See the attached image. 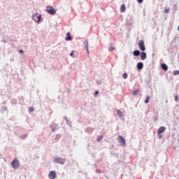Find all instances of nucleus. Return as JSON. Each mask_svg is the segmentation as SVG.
Instances as JSON below:
<instances>
[{
    "mask_svg": "<svg viewBox=\"0 0 179 179\" xmlns=\"http://www.w3.org/2000/svg\"><path fill=\"white\" fill-rule=\"evenodd\" d=\"M150 96H148L146 97L145 101V104H148V103H149V101H150Z\"/></svg>",
    "mask_w": 179,
    "mask_h": 179,
    "instance_id": "obj_16",
    "label": "nucleus"
},
{
    "mask_svg": "<svg viewBox=\"0 0 179 179\" xmlns=\"http://www.w3.org/2000/svg\"><path fill=\"white\" fill-rule=\"evenodd\" d=\"M169 12H170V9L169 8H165L164 9V13H169Z\"/></svg>",
    "mask_w": 179,
    "mask_h": 179,
    "instance_id": "obj_20",
    "label": "nucleus"
},
{
    "mask_svg": "<svg viewBox=\"0 0 179 179\" xmlns=\"http://www.w3.org/2000/svg\"><path fill=\"white\" fill-rule=\"evenodd\" d=\"M157 179H159V178H157Z\"/></svg>",
    "mask_w": 179,
    "mask_h": 179,
    "instance_id": "obj_32",
    "label": "nucleus"
},
{
    "mask_svg": "<svg viewBox=\"0 0 179 179\" xmlns=\"http://www.w3.org/2000/svg\"><path fill=\"white\" fill-rule=\"evenodd\" d=\"M137 68H138V69H143V63H142V62H138V64H137Z\"/></svg>",
    "mask_w": 179,
    "mask_h": 179,
    "instance_id": "obj_11",
    "label": "nucleus"
},
{
    "mask_svg": "<svg viewBox=\"0 0 179 179\" xmlns=\"http://www.w3.org/2000/svg\"><path fill=\"white\" fill-rule=\"evenodd\" d=\"M86 50L87 51V52H89V48L87 47V45L86 46Z\"/></svg>",
    "mask_w": 179,
    "mask_h": 179,
    "instance_id": "obj_29",
    "label": "nucleus"
},
{
    "mask_svg": "<svg viewBox=\"0 0 179 179\" xmlns=\"http://www.w3.org/2000/svg\"><path fill=\"white\" fill-rule=\"evenodd\" d=\"M46 12L47 13H49V15H55V13H57V10H55V8L50 6H47Z\"/></svg>",
    "mask_w": 179,
    "mask_h": 179,
    "instance_id": "obj_1",
    "label": "nucleus"
},
{
    "mask_svg": "<svg viewBox=\"0 0 179 179\" xmlns=\"http://www.w3.org/2000/svg\"><path fill=\"white\" fill-rule=\"evenodd\" d=\"M113 50H115V48L113 47V46H110L109 48V51H113Z\"/></svg>",
    "mask_w": 179,
    "mask_h": 179,
    "instance_id": "obj_22",
    "label": "nucleus"
},
{
    "mask_svg": "<svg viewBox=\"0 0 179 179\" xmlns=\"http://www.w3.org/2000/svg\"><path fill=\"white\" fill-rule=\"evenodd\" d=\"M20 54H23V50H20Z\"/></svg>",
    "mask_w": 179,
    "mask_h": 179,
    "instance_id": "obj_30",
    "label": "nucleus"
},
{
    "mask_svg": "<svg viewBox=\"0 0 179 179\" xmlns=\"http://www.w3.org/2000/svg\"><path fill=\"white\" fill-rule=\"evenodd\" d=\"M122 77L124 78V79H127V78H128V74L127 73H124Z\"/></svg>",
    "mask_w": 179,
    "mask_h": 179,
    "instance_id": "obj_18",
    "label": "nucleus"
},
{
    "mask_svg": "<svg viewBox=\"0 0 179 179\" xmlns=\"http://www.w3.org/2000/svg\"><path fill=\"white\" fill-rule=\"evenodd\" d=\"M173 75L175 76L179 75V71H173Z\"/></svg>",
    "mask_w": 179,
    "mask_h": 179,
    "instance_id": "obj_23",
    "label": "nucleus"
},
{
    "mask_svg": "<svg viewBox=\"0 0 179 179\" xmlns=\"http://www.w3.org/2000/svg\"><path fill=\"white\" fill-rule=\"evenodd\" d=\"M29 113H32V111H34V108L33 107L29 108Z\"/></svg>",
    "mask_w": 179,
    "mask_h": 179,
    "instance_id": "obj_21",
    "label": "nucleus"
},
{
    "mask_svg": "<svg viewBox=\"0 0 179 179\" xmlns=\"http://www.w3.org/2000/svg\"><path fill=\"white\" fill-rule=\"evenodd\" d=\"M103 138H104V136H99L97 138V139H96L97 142H100V141H103Z\"/></svg>",
    "mask_w": 179,
    "mask_h": 179,
    "instance_id": "obj_15",
    "label": "nucleus"
},
{
    "mask_svg": "<svg viewBox=\"0 0 179 179\" xmlns=\"http://www.w3.org/2000/svg\"><path fill=\"white\" fill-rule=\"evenodd\" d=\"M137 2H138V3H142V2H143V0H137Z\"/></svg>",
    "mask_w": 179,
    "mask_h": 179,
    "instance_id": "obj_25",
    "label": "nucleus"
},
{
    "mask_svg": "<svg viewBox=\"0 0 179 179\" xmlns=\"http://www.w3.org/2000/svg\"><path fill=\"white\" fill-rule=\"evenodd\" d=\"M66 41H71L72 40V36H71V33L68 32L66 34V37L65 38Z\"/></svg>",
    "mask_w": 179,
    "mask_h": 179,
    "instance_id": "obj_9",
    "label": "nucleus"
},
{
    "mask_svg": "<svg viewBox=\"0 0 179 179\" xmlns=\"http://www.w3.org/2000/svg\"><path fill=\"white\" fill-rule=\"evenodd\" d=\"M11 166L14 169H17L20 168V162L17 159H14L12 162H11Z\"/></svg>",
    "mask_w": 179,
    "mask_h": 179,
    "instance_id": "obj_3",
    "label": "nucleus"
},
{
    "mask_svg": "<svg viewBox=\"0 0 179 179\" xmlns=\"http://www.w3.org/2000/svg\"><path fill=\"white\" fill-rule=\"evenodd\" d=\"M166 131V127H160L158 129L157 134L160 135V134H163Z\"/></svg>",
    "mask_w": 179,
    "mask_h": 179,
    "instance_id": "obj_8",
    "label": "nucleus"
},
{
    "mask_svg": "<svg viewBox=\"0 0 179 179\" xmlns=\"http://www.w3.org/2000/svg\"><path fill=\"white\" fill-rule=\"evenodd\" d=\"M141 54V52H139V50H134V55L135 57H139V55Z\"/></svg>",
    "mask_w": 179,
    "mask_h": 179,
    "instance_id": "obj_14",
    "label": "nucleus"
},
{
    "mask_svg": "<svg viewBox=\"0 0 179 179\" xmlns=\"http://www.w3.org/2000/svg\"><path fill=\"white\" fill-rule=\"evenodd\" d=\"M178 99H179L178 95H176L175 96V101H178Z\"/></svg>",
    "mask_w": 179,
    "mask_h": 179,
    "instance_id": "obj_24",
    "label": "nucleus"
},
{
    "mask_svg": "<svg viewBox=\"0 0 179 179\" xmlns=\"http://www.w3.org/2000/svg\"><path fill=\"white\" fill-rule=\"evenodd\" d=\"M161 68L164 71H168V69H169V66H167V65L166 64H161Z\"/></svg>",
    "mask_w": 179,
    "mask_h": 179,
    "instance_id": "obj_10",
    "label": "nucleus"
},
{
    "mask_svg": "<svg viewBox=\"0 0 179 179\" xmlns=\"http://www.w3.org/2000/svg\"><path fill=\"white\" fill-rule=\"evenodd\" d=\"M96 173H101V171L100 170H99V169H96Z\"/></svg>",
    "mask_w": 179,
    "mask_h": 179,
    "instance_id": "obj_26",
    "label": "nucleus"
},
{
    "mask_svg": "<svg viewBox=\"0 0 179 179\" xmlns=\"http://www.w3.org/2000/svg\"><path fill=\"white\" fill-rule=\"evenodd\" d=\"M138 47L141 51H145L146 50V47H145V42L143 41V40L139 41Z\"/></svg>",
    "mask_w": 179,
    "mask_h": 179,
    "instance_id": "obj_4",
    "label": "nucleus"
},
{
    "mask_svg": "<svg viewBox=\"0 0 179 179\" xmlns=\"http://www.w3.org/2000/svg\"><path fill=\"white\" fill-rule=\"evenodd\" d=\"M48 176L50 179H55L57 178V173L55 171H50Z\"/></svg>",
    "mask_w": 179,
    "mask_h": 179,
    "instance_id": "obj_6",
    "label": "nucleus"
},
{
    "mask_svg": "<svg viewBox=\"0 0 179 179\" xmlns=\"http://www.w3.org/2000/svg\"><path fill=\"white\" fill-rule=\"evenodd\" d=\"M118 117H122V112H121L120 110H117Z\"/></svg>",
    "mask_w": 179,
    "mask_h": 179,
    "instance_id": "obj_17",
    "label": "nucleus"
},
{
    "mask_svg": "<svg viewBox=\"0 0 179 179\" xmlns=\"http://www.w3.org/2000/svg\"><path fill=\"white\" fill-rule=\"evenodd\" d=\"M71 57H73V51L70 54Z\"/></svg>",
    "mask_w": 179,
    "mask_h": 179,
    "instance_id": "obj_28",
    "label": "nucleus"
},
{
    "mask_svg": "<svg viewBox=\"0 0 179 179\" xmlns=\"http://www.w3.org/2000/svg\"><path fill=\"white\" fill-rule=\"evenodd\" d=\"M32 19L36 22V23H38L41 20V15L38 14V13H36L33 15Z\"/></svg>",
    "mask_w": 179,
    "mask_h": 179,
    "instance_id": "obj_2",
    "label": "nucleus"
},
{
    "mask_svg": "<svg viewBox=\"0 0 179 179\" xmlns=\"http://www.w3.org/2000/svg\"><path fill=\"white\" fill-rule=\"evenodd\" d=\"M55 161L60 164H64L66 162V159L62 157L55 158Z\"/></svg>",
    "mask_w": 179,
    "mask_h": 179,
    "instance_id": "obj_5",
    "label": "nucleus"
},
{
    "mask_svg": "<svg viewBox=\"0 0 179 179\" xmlns=\"http://www.w3.org/2000/svg\"><path fill=\"white\" fill-rule=\"evenodd\" d=\"M119 142L122 146H125L127 143H125V139L122 138V136H119Z\"/></svg>",
    "mask_w": 179,
    "mask_h": 179,
    "instance_id": "obj_7",
    "label": "nucleus"
},
{
    "mask_svg": "<svg viewBox=\"0 0 179 179\" xmlns=\"http://www.w3.org/2000/svg\"><path fill=\"white\" fill-rule=\"evenodd\" d=\"M178 31H179V26H178Z\"/></svg>",
    "mask_w": 179,
    "mask_h": 179,
    "instance_id": "obj_31",
    "label": "nucleus"
},
{
    "mask_svg": "<svg viewBox=\"0 0 179 179\" xmlns=\"http://www.w3.org/2000/svg\"><path fill=\"white\" fill-rule=\"evenodd\" d=\"M141 59H146V52H143L142 53H141Z\"/></svg>",
    "mask_w": 179,
    "mask_h": 179,
    "instance_id": "obj_13",
    "label": "nucleus"
},
{
    "mask_svg": "<svg viewBox=\"0 0 179 179\" xmlns=\"http://www.w3.org/2000/svg\"><path fill=\"white\" fill-rule=\"evenodd\" d=\"M94 94H95V96H97V94H99V91H96Z\"/></svg>",
    "mask_w": 179,
    "mask_h": 179,
    "instance_id": "obj_27",
    "label": "nucleus"
},
{
    "mask_svg": "<svg viewBox=\"0 0 179 179\" xmlns=\"http://www.w3.org/2000/svg\"><path fill=\"white\" fill-rule=\"evenodd\" d=\"M127 10V7H125V4H122L120 6V11L125 12Z\"/></svg>",
    "mask_w": 179,
    "mask_h": 179,
    "instance_id": "obj_12",
    "label": "nucleus"
},
{
    "mask_svg": "<svg viewBox=\"0 0 179 179\" xmlns=\"http://www.w3.org/2000/svg\"><path fill=\"white\" fill-rule=\"evenodd\" d=\"M138 93H139V90H138L133 92V94H134V96H136V94H138Z\"/></svg>",
    "mask_w": 179,
    "mask_h": 179,
    "instance_id": "obj_19",
    "label": "nucleus"
}]
</instances>
